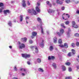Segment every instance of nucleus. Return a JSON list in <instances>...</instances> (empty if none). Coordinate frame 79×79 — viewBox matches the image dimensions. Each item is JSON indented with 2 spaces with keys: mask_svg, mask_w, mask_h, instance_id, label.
I'll return each mask as SVG.
<instances>
[{
  "mask_svg": "<svg viewBox=\"0 0 79 79\" xmlns=\"http://www.w3.org/2000/svg\"><path fill=\"white\" fill-rule=\"evenodd\" d=\"M18 45H19V49H22L25 48V45L23 43L21 44V43L19 41L18 42Z\"/></svg>",
  "mask_w": 79,
  "mask_h": 79,
  "instance_id": "obj_1",
  "label": "nucleus"
},
{
  "mask_svg": "<svg viewBox=\"0 0 79 79\" xmlns=\"http://www.w3.org/2000/svg\"><path fill=\"white\" fill-rule=\"evenodd\" d=\"M60 33L59 32H57L56 33L58 36H60L63 34V33H64V30H63V29H61L60 30Z\"/></svg>",
  "mask_w": 79,
  "mask_h": 79,
  "instance_id": "obj_2",
  "label": "nucleus"
},
{
  "mask_svg": "<svg viewBox=\"0 0 79 79\" xmlns=\"http://www.w3.org/2000/svg\"><path fill=\"white\" fill-rule=\"evenodd\" d=\"M27 11L28 13H33L35 15L37 14L36 12H35V11L34 10V9H31H31H28L27 10Z\"/></svg>",
  "mask_w": 79,
  "mask_h": 79,
  "instance_id": "obj_3",
  "label": "nucleus"
},
{
  "mask_svg": "<svg viewBox=\"0 0 79 79\" xmlns=\"http://www.w3.org/2000/svg\"><path fill=\"white\" fill-rule=\"evenodd\" d=\"M22 57H23V58H25L26 59L31 57V55L30 54H22Z\"/></svg>",
  "mask_w": 79,
  "mask_h": 79,
  "instance_id": "obj_4",
  "label": "nucleus"
},
{
  "mask_svg": "<svg viewBox=\"0 0 79 79\" xmlns=\"http://www.w3.org/2000/svg\"><path fill=\"white\" fill-rule=\"evenodd\" d=\"M72 24L73 25V26H72L73 27H74L75 28H77V27H78L77 25H76V23L74 21H73L72 22Z\"/></svg>",
  "mask_w": 79,
  "mask_h": 79,
  "instance_id": "obj_5",
  "label": "nucleus"
},
{
  "mask_svg": "<svg viewBox=\"0 0 79 79\" xmlns=\"http://www.w3.org/2000/svg\"><path fill=\"white\" fill-rule=\"evenodd\" d=\"M48 11L49 13H54L55 12V11L50 9L48 10Z\"/></svg>",
  "mask_w": 79,
  "mask_h": 79,
  "instance_id": "obj_6",
  "label": "nucleus"
},
{
  "mask_svg": "<svg viewBox=\"0 0 79 79\" xmlns=\"http://www.w3.org/2000/svg\"><path fill=\"white\" fill-rule=\"evenodd\" d=\"M39 46L40 47H44V40H42V42L39 44Z\"/></svg>",
  "mask_w": 79,
  "mask_h": 79,
  "instance_id": "obj_7",
  "label": "nucleus"
},
{
  "mask_svg": "<svg viewBox=\"0 0 79 79\" xmlns=\"http://www.w3.org/2000/svg\"><path fill=\"white\" fill-rule=\"evenodd\" d=\"M55 57L53 56H49L48 57V60H54Z\"/></svg>",
  "mask_w": 79,
  "mask_h": 79,
  "instance_id": "obj_8",
  "label": "nucleus"
},
{
  "mask_svg": "<svg viewBox=\"0 0 79 79\" xmlns=\"http://www.w3.org/2000/svg\"><path fill=\"white\" fill-rule=\"evenodd\" d=\"M36 11H37L38 13H40V10L38 6H36L35 7Z\"/></svg>",
  "mask_w": 79,
  "mask_h": 79,
  "instance_id": "obj_9",
  "label": "nucleus"
},
{
  "mask_svg": "<svg viewBox=\"0 0 79 79\" xmlns=\"http://www.w3.org/2000/svg\"><path fill=\"white\" fill-rule=\"evenodd\" d=\"M27 40V38H24L21 39V40L23 43L26 42V40Z\"/></svg>",
  "mask_w": 79,
  "mask_h": 79,
  "instance_id": "obj_10",
  "label": "nucleus"
},
{
  "mask_svg": "<svg viewBox=\"0 0 79 79\" xmlns=\"http://www.w3.org/2000/svg\"><path fill=\"white\" fill-rule=\"evenodd\" d=\"M56 2H57V3H58V4H60L61 5L63 3V2L62 1H60L59 0H56Z\"/></svg>",
  "mask_w": 79,
  "mask_h": 79,
  "instance_id": "obj_11",
  "label": "nucleus"
},
{
  "mask_svg": "<svg viewBox=\"0 0 79 79\" xmlns=\"http://www.w3.org/2000/svg\"><path fill=\"white\" fill-rule=\"evenodd\" d=\"M25 1H23V4L22 5V6H23V7H25V6H26V3H25Z\"/></svg>",
  "mask_w": 79,
  "mask_h": 79,
  "instance_id": "obj_12",
  "label": "nucleus"
},
{
  "mask_svg": "<svg viewBox=\"0 0 79 79\" xmlns=\"http://www.w3.org/2000/svg\"><path fill=\"white\" fill-rule=\"evenodd\" d=\"M23 15H20V19H19V20L20 22H22V21H23Z\"/></svg>",
  "mask_w": 79,
  "mask_h": 79,
  "instance_id": "obj_13",
  "label": "nucleus"
},
{
  "mask_svg": "<svg viewBox=\"0 0 79 79\" xmlns=\"http://www.w3.org/2000/svg\"><path fill=\"white\" fill-rule=\"evenodd\" d=\"M4 14L5 15H6V13H10V10H4Z\"/></svg>",
  "mask_w": 79,
  "mask_h": 79,
  "instance_id": "obj_14",
  "label": "nucleus"
},
{
  "mask_svg": "<svg viewBox=\"0 0 79 79\" xmlns=\"http://www.w3.org/2000/svg\"><path fill=\"white\" fill-rule=\"evenodd\" d=\"M53 41L54 42L55 44H56V42H57V38H56V37H55L54 38Z\"/></svg>",
  "mask_w": 79,
  "mask_h": 79,
  "instance_id": "obj_15",
  "label": "nucleus"
},
{
  "mask_svg": "<svg viewBox=\"0 0 79 79\" xmlns=\"http://www.w3.org/2000/svg\"><path fill=\"white\" fill-rule=\"evenodd\" d=\"M35 52L36 53H37L39 52V51H38V49H37V47H35Z\"/></svg>",
  "mask_w": 79,
  "mask_h": 79,
  "instance_id": "obj_16",
  "label": "nucleus"
},
{
  "mask_svg": "<svg viewBox=\"0 0 79 79\" xmlns=\"http://www.w3.org/2000/svg\"><path fill=\"white\" fill-rule=\"evenodd\" d=\"M53 66L54 67V69H56V65L55 63H53L52 64Z\"/></svg>",
  "mask_w": 79,
  "mask_h": 79,
  "instance_id": "obj_17",
  "label": "nucleus"
},
{
  "mask_svg": "<svg viewBox=\"0 0 79 79\" xmlns=\"http://www.w3.org/2000/svg\"><path fill=\"white\" fill-rule=\"evenodd\" d=\"M64 47H65V48H68V44L66 43H65L64 44Z\"/></svg>",
  "mask_w": 79,
  "mask_h": 79,
  "instance_id": "obj_18",
  "label": "nucleus"
},
{
  "mask_svg": "<svg viewBox=\"0 0 79 79\" xmlns=\"http://www.w3.org/2000/svg\"><path fill=\"white\" fill-rule=\"evenodd\" d=\"M37 21L40 23H42V20H41V19H40V18L39 17L37 18Z\"/></svg>",
  "mask_w": 79,
  "mask_h": 79,
  "instance_id": "obj_19",
  "label": "nucleus"
},
{
  "mask_svg": "<svg viewBox=\"0 0 79 79\" xmlns=\"http://www.w3.org/2000/svg\"><path fill=\"white\" fill-rule=\"evenodd\" d=\"M20 70L21 71H27V69H24L23 68H22L20 69Z\"/></svg>",
  "mask_w": 79,
  "mask_h": 79,
  "instance_id": "obj_20",
  "label": "nucleus"
},
{
  "mask_svg": "<svg viewBox=\"0 0 79 79\" xmlns=\"http://www.w3.org/2000/svg\"><path fill=\"white\" fill-rule=\"evenodd\" d=\"M72 52L73 55H74L76 53V51L74 49H72Z\"/></svg>",
  "mask_w": 79,
  "mask_h": 79,
  "instance_id": "obj_21",
  "label": "nucleus"
},
{
  "mask_svg": "<svg viewBox=\"0 0 79 79\" xmlns=\"http://www.w3.org/2000/svg\"><path fill=\"white\" fill-rule=\"evenodd\" d=\"M32 35L33 36H35L37 35V32H33L32 33Z\"/></svg>",
  "mask_w": 79,
  "mask_h": 79,
  "instance_id": "obj_22",
  "label": "nucleus"
},
{
  "mask_svg": "<svg viewBox=\"0 0 79 79\" xmlns=\"http://www.w3.org/2000/svg\"><path fill=\"white\" fill-rule=\"evenodd\" d=\"M38 71H40V72H42V73L44 72V70H43V69L41 68H39L38 69Z\"/></svg>",
  "mask_w": 79,
  "mask_h": 79,
  "instance_id": "obj_23",
  "label": "nucleus"
},
{
  "mask_svg": "<svg viewBox=\"0 0 79 79\" xmlns=\"http://www.w3.org/2000/svg\"><path fill=\"white\" fill-rule=\"evenodd\" d=\"M70 31H71V30H70V28L69 29L67 33V35H69V34H70L71 33Z\"/></svg>",
  "mask_w": 79,
  "mask_h": 79,
  "instance_id": "obj_24",
  "label": "nucleus"
},
{
  "mask_svg": "<svg viewBox=\"0 0 79 79\" xmlns=\"http://www.w3.org/2000/svg\"><path fill=\"white\" fill-rule=\"evenodd\" d=\"M8 25H9L11 27V25H12V23H11V22L10 21L8 23Z\"/></svg>",
  "mask_w": 79,
  "mask_h": 79,
  "instance_id": "obj_25",
  "label": "nucleus"
},
{
  "mask_svg": "<svg viewBox=\"0 0 79 79\" xmlns=\"http://www.w3.org/2000/svg\"><path fill=\"white\" fill-rule=\"evenodd\" d=\"M40 28H41V32L42 34H44V31L43 30V28H42V26H41L40 27Z\"/></svg>",
  "mask_w": 79,
  "mask_h": 79,
  "instance_id": "obj_26",
  "label": "nucleus"
},
{
  "mask_svg": "<svg viewBox=\"0 0 79 79\" xmlns=\"http://www.w3.org/2000/svg\"><path fill=\"white\" fill-rule=\"evenodd\" d=\"M62 69L63 71H65V70H66V67L64 66H63L62 68Z\"/></svg>",
  "mask_w": 79,
  "mask_h": 79,
  "instance_id": "obj_27",
  "label": "nucleus"
},
{
  "mask_svg": "<svg viewBox=\"0 0 79 79\" xmlns=\"http://www.w3.org/2000/svg\"><path fill=\"white\" fill-rule=\"evenodd\" d=\"M59 44H62V40L60 39H59L58 40Z\"/></svg>",
  "mask_w": 79,
  "mask_h": 79,
  "instance_id": "obj_28",
  "label": "nucleus"
},
{
  "mask_svg": "<svg viewBox=\"0 0 79 79\" xmlns=\"http://www.w3.org/2000/svg\"><path fill=\"white\" fill-rule=\"evenodd\" d=\"M53 49V46H50V48H49V49L50 51H52V50Z\"/></svg>",
  "mask_w": 79,
  "mask_h": 79,
  "instance_id": "obj_29",
  "label": "nucleus"
},
{
  "mask_svg": "<svg viewBox=\"0 0 79 79\" xmlns=\"http://www.w3.org/2000/svg\"><path fill=\"white\" fill-rule=\"evenodd\" d=\"M65 23L66 24V25H68L69 23V22L68 21H66L65 22Z\"/></svg>",
  "mask_w": 79,
  "mask_h": 79,
  "instance_id": "obj_30",
  "label": "nucleus"
},
{
  "mask_svg": "<svg viewBox=\"0 0 79 79\" xmlns=\"http://www.w3.org/2000/svg\"><path fill=\"white\" fill-rule=\"evenodd\" d=\"M68 69H69V72H71V71H72V69H71V68L69 67L68 68Z\"/></svg>",
  "mask_w": 79,
  "mask_h": 79,
  "instance_id": "obj_31",
  "label": "nucleus"
},
{
  "mask_svg": "<svg viewBox=\"0 0 79 79\" xmlns=\"http://www.w3.org/2000/svg\"><path fill=\"white\" fill-rule=\"evenodd\" d=\"M72 78L70 77H65V79H71Z\"/></svg>",
  "mask_w": 79,
  "mask_h": 79,
  "instance_id": "obj_32",
  "label": "nucleus"
},
{
  "mask_svg": "<svg viewBox=\"0 0 79 79\" xmlns=\"http://www.w3.org/2000/svg\"><path fill=\"white\" fill-rule=\"evenodd\" d=\"M75 44L74 43H72L71 44L72 46L73 47H75Z\"/></svg>",
  "mask_w": 79,
  "mask_h": 79,
  "instance_id": "obj_33",
  "label": "nucleus"
},
{
  "mask_svg": "<svg viewBox=\"0 0 79 79\" xmlns=\"http://www.w3.org/2000/svg\"><path fill=\"white\" fill-rule=\"evenodd\" d=\"M37 61L38 63H40L41 62V60L40 59H38L37 60Z\"/></svg>",
  "mask_w": 79,
  "mask_h": 79,
  "instance_id": "obj_34",
  "label": "nucleus"
},
{
  "mask_svg": "<svg viewBox=\"0 0 79 79\" xmlns=\"http://www.w3.org/2000/svg\"><path fill=\"white\" fill-rule=\"evenodd\" d=\"M70 0H66L65 2L67 3H69L70 2Z\"/></svg>",
  "mask_w": 79,
  "mask_h": 79,
  "instance_id": "obj_35",
  "label": "nucleus"
},
{
  "mask_svg": "<svg viewBox=\"0 0 79 79\" xmlns=\"http://www.w3.org/2000/svg\"><path fill=\"white\" fill-rule=\"evenodd\" d=\"M76 45L77 47L79 46V42H77L76 43Z\"/></svg>",
  "mask_w": 79,
  "mask_h": 79,
  "instance_id": "obj_36",
  "label": "nucleus"
},
{
  "mask_svg": "<svg viewBox=\"0 0 79 79\" xmlns=\"http://www.w3.org/2000/svg\"><path fill=\"white\" fill-rule=\"evenodd\" d=\"M75 35L76 37H78L79 36V34L78 33H75Z\"/></svg>",
  "mask_w": 79,
  "mask_h": 79,
  "instance_id": "obj_37",
  "label": "nucleus"
},
{
  "mask_svg": "<svg viewBox=\"0 0 79 79\" xmlns=\"http://www.w3.org/2000/svg\"><path fill=\"white\" fill-rule=\"evenodd\" d=\"M3 6V4L2 2H0V7Z\"/></svg>",
  "mask_w": 79,
  "mask_h": 79,
  "instance_id": "obj_38",
  "label": "nucleus"
},
{
  "mask_svg": "<svg viewBox=\"0 0 79 79\" xmlns=\"http://www.w3.org/2000/svg\"><path fill=\"white\" fill-rule=\"evenodd\" d=\"M65 64H66V65H70L71 64H70V62H67L65 63Z\"/></svg>",
  "mask_w": 79,
  "mask_h": 79,
  "instance_id": "obj_39",
  "label": "nucleus"
},
{
  "mask_svg": "<svg viewBox=\"0 0 79 79\" xmlns=\"http://www.w3.org/2000/svg\"><path fill=\"white\" fill-rule=\"evenodd\" d=\"M3 9H4V8L2 7V9H0V13H2V10H3Z\"/></svg>",
  "mask_w": 79,
  "mask_h": 79,
  "instance_id": "obj_40",
  "label": "nucleus"
},
{
  "mask_svg": "<svg viewBox=\"0 0 79 79\" xmlns=\"http://www.w3.org/2000/svg\"><path fill=\"white\" fill-rule=\"evenodd\" d=\"M61 26L64 27V28H65V27L64 26V24L62 23L61 24Z\"/></svg>",
  "mask_w": 79,
  "mask_h": 79,
  "instance_id": "obj_41",
  "label": "nucleus"
},
{
  "mask_svg": "<svg viewBox=\"0 0 79 79\" xmlns=\"http://www.w3.org/2000/svg\"><path fill=\"white\" fill-rule=\"evenodd\" d=\"M59 47H60L63 48L64 47V45L62 44H60L59 45Z\"/></svg>",
  "mask_w": 79,
  "mask_h": 79,
  "instance_id": "obj_42",
  "label": "nucleus"
},
{
  "mask_svg": "<svg viewBox=\"0 0 79 79\" xmlns=\"http://www.w3.org/2000/svg\"><path fill=\"white\" fill-rule=\"evenodd\" d=\"M68 55L69 56H71V52H70L68 54Z\"/></svg>",
  "mask_w": 79,
  "mask_h": 79,
  "instance_id": "obj_43",
  "label": "nucleus"
},
{
  "mask_svg": "<svg viewBox=\"0 0 79 79\" xmlns=\"http://www.w3.org/2000/svg\"><path fill=\"white\" fill-rule=\"evenodd\" d=\"M14 69L15 71H17V70H18V69H17V68L16 67V66H15V67H14Z\"/></svg>",
  "mask_w": 79,
  "mask_h": 79,
  "instance_id": "obj_44",
  "label": "nucleus"
},
{
  "mask_svg": "<svg viewBox=\"0 0 79 79\" xmlns=\"http://www.w3.org/2000/svg\"><path fill=\"white\" fill-rule=\"evenodd\" d=\"M29 43L30 44H32L33 43V41L32 40H30Z\"/></svg>",
  "mask_w": 79,
  "mask_h": 79,
  "instance_id": "obj_45",
  "label": "nucleus"
},
{
  "mask_svg": "<svg viewBox=\"0 0 79 79\" xmlns=\"http://www.w3.org/2000/svg\"><path fill=\"white\" fill-rule=\"evenodd\" d=\"M29 17H27V16H26V21H27V19H29Z\"/></svg>",
  "mask_w": 79,
  "mask_h": 79,
  "instance_id": "obj_46",
  "label": "nucleus"
},
{
  "mask_svg": "<svg viewBox=\"0 0 79 79\" xmlns=\"http://www.w3.org/2000/svg\"><path fill=\"white\" fill-rule=\"evenodd\" d=\"M46 3H47V5H49V4H50V2H49V1H47L46 2Z\"/></svg>",
  "mask_w": 79,
  "mask_h": 79,
  "instance_id": "obj_47",
  "label": "nucleus"
},
{
  "mask_svg": "<svg viewBox=\"0 0 79 79\" xmlns=\"http://www.w3.org/2000/svg\"><path fill=\"white\" fill-rule=\"evenodd\" d=\"M76 13L77 14H79V10H77L76 12Z\"/></svg>",
  "mask_w": 79,
  "mask_h": 79,
  "instance_id": "obj_48",
  "label": "nucleus"
},
{
  "mask_svg": "<svg viewBox=\"0 0 79 79\" xmlns=\"http://www.w3.org/2000/svg\"><path fill=\"white\" fill-rule=\"evenodd\" d=\"M12 79H18V78L16 77H14L12 78Z\"/></svg>",
  "mask_w": 79,
  "mask_h": 79,
  "instance_id": "obj_49",
  "label": "nucleus"
},
{
  "mask_svg": "<svg viewBox=\"0 0 79 79\" xmlns=\"http://www.w3.org/2000/svg\"><path fill=\"white\" fill-rule=\"evenodd\" d=\"M61 10H64V7H62Z\"/></svg>",
  "mask_w": 79,
  "mask_h": 79,
  "instance_id": "obj_50",
  "label": "nucleus"
},
{
  "mask_svg": "<svg viewBox=\"0 0 79 79\" xmlns=\"http://www.w3.org/2000/svg\"><path fill=\"white\" fill-rule=\"evenodd\" d=\"M27 63L28 64H31V63H30V62L29 61H27Z\"/></svg>",
  "mask_w": 79,
  "mask_h": 79,
  "instance_id": "obj_51",
  "label": "nucleus"
},
{
  "mask_svg": "<svg viewBox=\"0 0 79 79\" xmlns=\"http://www.w3.org/2000/svg\"><path fill=\"white\" fill-rule=\"evenodd\" d=\"M25 74H26L24 73H22V76H25Z\"/></svg>",
  "mask_w": 79,
  "mask_h": 79,
  "instance_id": "obj_52",
  "label": "nucleus"
},
{
  "mask_svg": "<svg viewBox=\"0 0 79 79\" xmlns=\"http://www.w3.org/2000/svg\"><path fill=\"white\" fill-rule=\"evenodd\" d=\"M37 5L38 6H40V3L38 2L37 3Z\"/></svg>",
  "mask_w": 79,
  "mask_h": 79,
  "instance_id": "obj_53",
  "label": "nucleus"
},
{
  "mask_svg": "<svg viewBox=\"0 0 79 79\" xmlns=\"http://www.w3.org/2000/svg\"><path fill=\"white\" fill-rule=\"evenodd\" d=\"M27 3H28V5H30V3L29 2V1L27 2Z\"/></svg>",
  "mask_w": 79,
  "mask_h": 79,
  "instance_id": "obj_54",
  "label": "nucleus"
},
{
  "mask_svg": "<svg viewBox=\"0 0 79 79\" xmlns=\"http://www.w3.org/2000/svg\"><path fill=\"white\" fill-rule=\"evenodd\" d=\"M35 48V47H34V46H32L31 47V49H32V48Z\"/></svg>",
  "mask_w": 79,
  "mask_h": 79,
  "instance_id": "obj_55",
  "label": "nucleus"
},
{
  "mask_svg": "<svg viewBox=\"0 0 79 79\" xmlns=\"http://www.w3.org/2000/svg\"><path fill=\"white\" fill-rule=\"evenodd\" d=\"M34 36H33V35L31 36V38H32V39H33L34 38Z\"/></svg>",
  "mask_w": 79,
  "mask_h": 79,
  "instance_id": "obj_56",
  "label": "nucleus"
},
{
  "mask_svg": "<svg viewBox=\"0 0 79 79\" xmlns=\"http://www.w3.org/2000/svg\"><path fill=\"white\" fill-rule=\"evenodd\" d=\"M47 32L48 34H49V31H47Z\"/></svg>",
  "mask_w": 79,
  "mask_h": 79,
  "instance_id": "obj_57",
  "label": "nucleus"
},
{
  "mask_svg": "<svg viewBox=\"0 0 79 79\" xmlns=\"http://www.w3.org/2000/svg\"><path fill=\"white\" fill-rule=\"evenodd\" d=\"M9 47L10 48H12V47L11 46H9Z\"/></svg>",
  "mask_w": 79,
  "mask_h": 79,
  "instance_id": "obj_58",
  "label": "nucleus"
},
{
  "mask_svg": "<svg viewBox=\"0 0 79 79\" xmlns=\"http://www.w3.org/2000/svg\"><path fill=\"white\" fill-rule=\"evenodd\" d=\"M77 68L78 69H79V66H77Z\"/></svg>",
  "mask_w": 79,
  "mask_h": 79,
  "instance_id": "obj_59",
  "label": "nucleus"
},
{
  "mask_svg": "<svg viewBox=\"0 0 79 79\" xmlns=\"http://www.w3.org/2000/svg\"><path fill=\"white\" fill-rule=\"evenodd\" d=\"M77 56V57H78V58L79 59V55H78Z\"/></svg>",
  "mask_w": 79,
  "mask_h": 79,
  "instance_id": "obj_60",
  "label": "nucleus"
},
{
  "mask_svg": "<svg viewBox=\"0 0 79 79\" xmlns=\"http://www.w3.org/2000/svg\"><path fill=\"white\" fill-rule=\"evenodd\" d=\"M26 23L27 24H28V22H27V20H26Z\"/></svg>",
  "mask_w": 79,
  "mask_h": 79,
  "instance_id": "obj_61",
  "label": "nucleus"
},
{
  "mask_svg": "<svg viewBox=\"0 0 79 79\" xmlns=\"http://www.w3.org/2000/svg\"><path fill=\"white\" fill-rule=\"evenodd\" d=\"M16 21V20H14V22H15V23Z\"/></svg>",
  "mask_w": 79,
  "mask_h": 79,
  "instance_id": "obj_62",
  "label": "nucleus"
},
{
  "mask_svg": "<svg viewBox=\"0 0 79 79\" xmlns=\"http://www.w3.org/2000/svg\"><path fill=\"white\" fill-rule=\"evenodd\" d=\"M62 18H63V19H64V17L62 16Z\"/></svg>",
  "mask_w": 79,
  "mask_h": 79,
  "instance_id": "obj_63",
  "label": "nucleus"
},
{
  "mask_svg": "<svg viewBox=\"0 0 79 79\" xmlns=\"http://www.w3.org/2000/svg\"><path fill=\"white\" fill-rule=\"evenodd\" d=\"M56 10H57V11H59V10L57 9Z\"/></svg>",
  "mask_w": 79,
  "mask_h": 79,
  "instance_id": "obj_64",
  "label": "nucleus"
}]
</instances>
